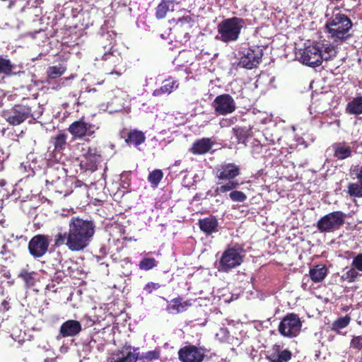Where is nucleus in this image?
<instances>
[{"label":"nucleus","mask_w":362,"mask_h":362,"mask_svg":"<svg viewBox=\"0 0 362 362\" xmlns=\"http://www.w3.org/2000/svg\"><path fill=\"white\" fill-rule=\"evenodd\" d=\"M192 305V299L182 301V298L177 296L173 298L167 305V310L170 313H180L185 312L189 307Z\"/></svg>","instance_id":"obj_18"},{"label":"nucleus","mask_w":362,"mask_h":362,"mask_svg":"<svg viewBox=\"0 0 362 362\" xmlns=\"http://www.w3.org/2000/svg\"><path fill=\"white\" fill-rule=\"evenodd\" d=\"M227 181L228 182L216 187V189L214 190L216 195L231 191L234 189H236L240 185L239 182L236 180Z\"/></svg>","instance_id":"obj_32"},{"label":"nucleus","mask_w":362,"mask_h":362,"mask_svg":"<svg viewBox=\"0 0 362 362\" xmlns=\"http://www.w3.org/2000/svg\"><path fill=\"white\" fill-rule=\"evenodd\" d=\"M163 177V173L161 170L156 169L151 172L148 176V180L153 187H158Z\"/></svg>","instance_id":"obj_34"},{"label":"nucleus","mask_w":362,"mask_h":362,"mask_svg":"<svg viewBox=\"0 0 362 362\" xmlns=\"http://www.w3.org/2000/svg\"><path fill=\"white\" fill-rule=\"evenodd\" d=\"M334 156L339 160H344L351 156V148L350 146H345L337 144L334 146Z\"/></svg>","instance_id":"obj_29"},{"label":"nucleus","mask_w":362,"mask_h":362,"mask_svg":"<svg viewBox=\"0 0 362 362\" xmlns=\"http://www.w3.org/2000/svg\"><path fill=\"white\" fill-rule=\"evenodd\" d=\"M49 238L46 235L37 234L34 235L28 243L30 254L35 258L45 255L49 248Z\"/></svg>","instance_id":"obj_14"},{"label":"nucleus","mask_w":362,"mask_h":362,"mask_svg":"<svg viewBox=\"0 0 362 362\" xmlns=\"http://www.w3.org/2000/svg\"><path fill=\"white\" fill-rule=\"evenodd\" d=\"M292 357V353L288 349H281V346L275 344L273 352L268 356L271 362H288Z\"/></svg>","instance_id":"obj_23"},{"label":"nucleus","mask_w":362,"mask_h":362,"mask_svg":"<svg viewBox=\"0 0 362 362\" xmlns=\"http://www.w3.org/2000/svg\"><path fill=\"white\" fill-rule=\"evenodd\" d=\"M353 27L351 18L339 8H334L331 16L325 25L328 37L337 45H342L352 37Z\"/></svg>","instance_id":"obj_2"},{"label":"nucleus","mask_w":362,"mask_h":362,"mask_svg":"<svg viewBox=\"0 0 362 362\" xmlns=\"http://www.w3.org/2000/svg\"><path fill=\"white\" fill-rule=\"evenodd\" d=\"M1 305L4 307V310L6 311H8L10 308V306L8 305V302L6 300H4L2 302H1Z\"/></svg>","instance_id":"obj_49"},{"label":"nucleus","mask_w":362,"mask_h":362,"mask_svg":"<svg viewBox=\"0 0 362 362\" xmlns=\"http://www.w3.org/2000/svg\"><path fill=\"white\" fill-rule=\"evenodd\" d=\"M160 287L158 283L148 282L144 288L148 293H151L153 291L158 290Z\"/></svg>","instance_id":"obj_45"},{"label":"nucleus","mask_w":362,"mask_h":362,"mask_svg":"<svg viewBox=\"0 0 362 362\" xmlns=\"http://www.w3.org/2000/svg\"><path fill=\"white\" fill-rule=\"evenodd\" d=\"M82 330L81 324L75 320H68L63 322L59 328V334L62 337H75Z\"/></svg>","instance_id":"obj_17"},{"label":"nucleus","mask_w":362,"mask_h":362,"mask_svg":"<svg viewBox=\"0 0 362 362\" xmlns=\"http://www.w3.org/2000/svg\"><path fill=\"white\" fill-rule=\"evenodd\" d=\"M216 177L219 180H234L240 174V168L233 163H224L216 168Z\"/></svg>","instance_id":"obj_15"},{"label":"nucleus","mask_w":362,"mask_h":362,"mask_svg":"<svg viewBox=\"0 0 362 362\" xmlns=\"http://www.w3.org/2000/svg\"><path fill=\"white\" fill-rule=\"evenodd\" d=\"M359 271L355 267H351L348 271L343 274L341 276V279L348 283H353L356 281L358 277L360 276Z\"/></svg>","instance_id":"obj_36"},{"label":"nucleus","mask_w":362,"mask_h":362,"mask_svg":"<svg viewBox=\"0 0 362 362\" xmlns=\"http://www.w3.org/2000/svg\"><path fill=\"white\" fill-rule=\"evenodd\" d=\"M138 349H134L130 345H124L117 351L111 362H136L139 359Z\"/></svg>","instance_id":"obj_16"},{"label":"nucleus","mask_w":362,"mask_h":362,"mask_svg":"<svg viewBox=\"0 0 362 362\" xmlns=\"http://www.w3.org/2000/svg\"><path fill=\"white\" fill-rule=\"evenodd\" d=\"M354 171L358 179V182L349 184L348 194L351 197H362V165L357 166Z\"/></svg>","instance_id":"obj_22"},{"label":"nucleus","mask_w":362,"mask_h":362,"mask_svg":"<svg viewBox=\"0 0 362 362\" xmlns=\"http://www.w3.org/2000/svg\"><path fill=\"white\" fill-rule=\"evenodd\" d=\"M321 54L322 47L318 44L309 45L300 52V61L310 67L319 66L323 62Z\"/></svg>","instance_id":"obj_10"},{"label":"nucleus","mask_w":362,"mask_h":362,"mask_svg":"<svg viewBox=\"0 0 362 362\" xmlns=\"http://www.w3.org/2000/svg\"><path fill=\"white\" fill-rule=\"evenodd\" d=\"M180 1L181 0H161L156 8V18L158 20L164 18L168 11H174L175 4H178Z\"/></svg>","instance_id":"obj_20"},{"label":"nucleus","mask_w":362,"mask_h":362,"mask_svg":"<svg viewBox=\"0 0 362 362\" xmlns=\"http://www.w3.org/2000/svg\"><path fill=\"white\" fill-rule=\"evenodd\" d=\"M157 264L158 262L155 258L144 257L140 261L139 267L140 269L147 271L156 267Z\"/></svg>","instance_id":"obj_38"},{"label":"nucleus","mask_w":362,"mask_h":362,"mask_svg":"<svg viewBox=\"0 0 362 362\" xmlns=\"http://www.w3.org/2000/svg\"><path fill=\"white\" fill-rule=\"evenodd\" d=\"M160 351L153 350L143 353L140 357L139 356V359L143 361V362H150L158 360L160 358Z\"/></svg>","instance_id":"obj_39"},{"label":"nucleus","mask_w":362,"mask_h":362,"mask_svg":"<svg viewBox=\"0 0 362 362\" xmlns=\"http://www.w3.org/2000/svg\"><path fill=\"white\" fill-rule=\"evenodd\" d=\"M230 199L233 202H243L247 199V195L238 190H233L229 194Z\"/></svg>","instance_id":"obj_41"},{"label":"nucleus","mask_w":362,"mask_h":362,"mask_svg":"<svg viewBox=\"0 0 362 362\" xmlns=\"http://www.w3.org/2000/svg\"><path fill=\"white\" fill-rule=\"evenodd\" d=\"M146 140V136L141 131L137 129H132L127 133V136L125 138V142L128 145H134L138 146Z\"/></svg>","instance_id":"obj_26"},{"label":"nucleus","mask_w":362,"mask_h":362,"mask_svg":"<svg viewBox=\"0 0 362 362\" xmlns=\"http://www.w3.org/2000/svg\"><path fill=\"white\" fill-rule=\"evenodd\" d=\"M322 47V57H323V61H327L332 57H335L337 54V50L335 47L332 44L323 45Z\"/></svg>","instance_id":"obj_37"},{"label":"nucleus","mask_w":362,"mask_h":362,"mask_svg":"<svg viewBox=\"0 0 362 362\" xmlns=\"http://www.w3.org/2000/svg\"><path fill=\"white\" fill-rule=\"evenodd\" d=\"M16 66L11 63L10 59L0 56V74L11 76L13 74Z\"/></svg>","instance_id":"obj_30"},{"label":"nucleus","mask_w":362,"mask_h":362,"mask_svg":"<svg viewBox=\"0 0 362 362\" xmlns=\"http://www.w3.org/2000/svg\"><path fill=\"white\" fill-rule=\"evenodd\" d=\"M68 226V232H63L61 228L54 235V247L66 245L71 252H79L86 249L95 233V223L91 220L73 216L69 220Z\"/></svg>","instance_id":"obj_1"},{"label":"nucleus","mask_w":362,"mask_h":362,"mask_svg":"<svg viewBox=\"0 0 362 362\" xmlns=\"http://www.w3.org/2000/svg\"><path fill=\"white\" fill-rule=\"evenodd\" d=\"M301 327L302 322L298 315L290 313L281 320L278 331L284 337L294 338L300 334Z\"/></svg>","instance_id":"obj_7"},{"label":"nucleus","mask_w":362,"mask_h":362,"mask_svg":"<svg viewBox=\"0 0 362 362\" xmlns=\"http://www.w3.org/2000/svg\"><path fill=\"white\" fill-rule=\"evenodd\" d=\"M102 59L105 61L110 60L111 62H112L115 64H116V63L119 64L121 61L120 57H119L116 55H114L112 52L105 53L103 54Z\"/></svg>","instance_id":"obj_44"},{"label":"nucleus","mask_w":362,"mask_h":362,"mask_svg":"<svg viewBox=\"0 0 362 362\" xmlns=\"http://www.w3.org/2000/svg\"><path fill=\"white\" fill-rule=\"evenodd\" d=\"M66 67L62 64L48 67L47 74L49 78L55 79L60 77L66 71Z\"/></svg>","instance_id":"obj_33"},{"label":"nucleus","mask_w":362,"mask_h":362,"mask_svg":"<svg viewBox=\"0 0 362 362\" xmlns=\"http://www.w3.org/2000/svg\"><path fill=\"white\" fill-rule=\"evenodd\" d=\"M190 20H191V18L189 16L182 17V18H180L178 19L177 24H178L179 23H182L184 22L189 23Z\"/></svg>","instance_id":"obj_48"},{"label":"nucleus","mask_w":362,"mask_h":362,"mask_svg":"<svg viewBox=\"0 0 362 362\" xmlns=\"http://www.w3.org/2000/svg\"><path fill=\"white\" fill-rule=\"evenodd\" d=\"M206 349L195 345H187L178 351V358L181 362H202L206 357Z\"/></svg>","instance_id":"obj_11"},{"label":"nucleus","mask_w":362,"mask_h":362,"mask_svg":"<svg viewBox=\"0 0 362 362\" xmlns=\"http://www.w3.org/2000/svg\"><path fill=\"white\" fill-rule=\"evenodd\" d=\"M346 111L351 115L362 114V96L354 98L351 101L349 102Z\"/></svg>","instance_id":"obj_28"},{"label":"nucleus","mask_w":362,"mask_h":362,"mask_svg":"<svg viewBox=\"0 0 362 362\" xmlns=\"http://www.w3.org/2000/svg\"><path fill=\"white\" fill-rule=\"evenodd\" d=\"M8 253V249L6 244H4L0 250V255L4 257Z\"/></svg>","instance_id":"obj_47"},{"label":"nucleus","mask_w":362,"mask_h":362,"mask_svg":"<svg viewBox=\"0 0 362 362\" xmlns=\"http://www.w3.org/2000/svg\"><path fill=\"white\" fill-rule=\"evenodd\" d=\"M327 274V269L325 265L317 264L309 271L311 280L315 283L322 282Z\"/></svg>","instance_id":"obj_27"},{"label":"nucleus","mask_w":362,"mask_h":362,"mask_svg":"<svg viewBox=\"0 0 362 362\" xmlns=\"http://www.w3.org/2000/svg\"><path fill=\"white\" fill-rule=\"evenodd\" d=\"M243 249L237 245L228 246L222 253L216 268L218 272L228 273L243 262Z\"/></svg>","instance_id":"obj_5"},{"label":"nucleus","mask_w":362,"mask_h":362,"mask_svg":"<svg viewBox=\"0 0 362 362\" xmlns=\"http://www.w3.org/2000/svg\"><path fill=\"white\" fill-rule=\"evenodd\" d=\"M68 136L62 131H59L56 135L52 137V143L54 146V151L62 153L66 148Z\"/></svg>","instance_id":"obj_25"},{"label":"nucleus","mask_w":362,"mask_h":362,"mask_svg":"<svg viewBox=\"0 0 362 362\" xmlns=\"http://www.w3.org/2000/svg\"><path fill=\"white\" fill-rule=\"evenodd\" d=\"M198 223L200 230L206 235H211L218 231V222L214 216L199 219Z\"/></svg>","instance_id":"obj_21"},{"label":"nucleus","mask_w":362,"mask_h":362,"mask_svg":"<svg viewBox=\"0 0 362 362\" xmlns=\"http://www.w3.org/2000/svg\"><path fill=\"white\" fill-rule=\"evenodd\" d=\"M359 362H362V357L361 358Z\"/></svg>","instance_id":"obj_52"},{"label":"nucleus","mask_w":362,"mask_h":362,"mask_svg":"<svg viewBox=\"0 0 362 362\" xmlns=\"http://www.w3.org/2000/svg\"><path fill=\"white\" fill-rule=\"evenodd\" d=\"M233 132L238 144H245L247 139V130L245 128H233Z\"/></svg>","instance_id":"obj_40"},{"label":"nucleus","mask_w":362,"mask_h":362,"mask_svg":"<svg viewBox=\"0 0 362 362\" xmlns=\"http://www.w3.org/2000/svg\"><path fill=\"white\" fill-rule=\"evenodd\" d=\"M346 215L341 211H335L321 217L316 223L320 233H329L339 230L344 224Z\"/></svg>","instance_id":"obj_6"},{"label":"nucleus","mask_w":362,"mask_h":362,"mask_svg":"<svg viewBox=\"0 0 362 362\" xmlns=\"http://www.w3.org/2000/svg\"><path fill=\"white\" fill-rule=\"evenodd\" d=\"M63 276H64V273L58 271V272H55L53 279L59 283V281H62Z\"/></svg>","instance_id":"obj_46"},{"label":"nucleus","mask_w":362,"mask_h":362,"mask_svg":"<svg viewBox=\"0 0 362 362\" xmlns=\"http://www.w3.org/2000/svg\"><path fill=\"white\" fill-rule=\"evenodd\" d=\"M350 322L351 317L348 315L339 317L332 324V330L339 332L340 329L346 327Z\"/></svg>","instance_id":"obj_31"},{"label":"nucleus","mask_w":362,"mask_h":362,"mask_svg":"<svg viewBox=\"0 0 362 362\" xmlns=\"http://www.w3.org/2000/svg\"><path fill=\"white\" fill-rule=\"evenodd\" d=\"M179 83L177 81L170 77L163 82V85L159 88H156L153 90V95L158 97L163 94H170L174 90L177 89Z\"/></svg>","instance_id":"obj_24"},{"label":"nucleus","mask_w":362,"mask_h":362,"mask_svg":"<svg viewBox=\"0 0 362 362\" xmlns=\"http://www.w3.org/2000/svg\"><path fill=\"white\" fill-rule=\"evenodd\" d=\"M351 267L362 272V252L357 254L353 257Z\"/></svg>","instance_id":"obj_42"},{"label":"nucleus","mask_w":362,"mask_h":362,"mask_svg":"<svg viewBox=\"0 0 362 362\" xmlns=\"http://www.w3.org/2000/svg\"><path fill=\"white\" fill-rule=\"evenodd\" d=\"M214 146V142L209 138H202L196 140L189 148L194 155H202L208 153Z\"/></svg>","instance_id":"obj_19"},{"label":"nucleus","mask_w":362,"mask_h":362,"mask_svg":"<svg viewBox=\"0 0 362 362\" xmlns=\"http://www.w3.org/2000/svg\"><path fill=\"white\" fill-rule=\"evenodd\" d=\"M262 56L263 50L259 46H250L242 52L238 66L247 69H252L260 64Z\"/></svg>","instance_id":"obj_9"},{"label":"nucleus","mask_w":362,"mask_h":362,"mask_svg":"<svg viewBox=\"0 0 362 362\" xmlns=\"http://www.w3.org/2000/svg\"><path fill=\"white\" fill-rule=\"evenodd\" d=\"M212 107L217 116L229 115L236 110L234 99L230 95L226 93L216 96L212 103Z\"/></svg>","instance_id":"obj_12"},{"label":"nucleus","mask_w":362,"mask_h":362,"mask_svg":"<svg viewBox=\"0 0 362 362\" xmlns=\"http://www.w3.org/2000/svg\"><path fill=\"white\" fill-rule=\"evenodd\" d=\"M351 346L358 350L362 349V336L354 337L351 340Z\"/></svg>","instance_id":"obj_43"},{"label":"nucleus","mask_w":362,"mask_h":362,"mask_svg":"<svg viewBox=\"0 0 362 362\" xmlns=\"http://www.w3.org/2000/svg\"><path fill=\"white\" fill-rule=\"evenodd\" d=\"M44 362H52V359H51V358H46Z\"/></svg>","instance_id":"obj_50"},{"label":"nucleus","mask_w":362,"mask_h":362,"mask_svg":"<svg viewBox=\"0 0 362 362\" xmlns=\"http://www.w3.org/2000/svg\"><path fill=\"white\" fill-rule=\"evenodd\" d=\"M245 25V20L238 17H232L221 21L217 27L218 34L216 38L228 43L236 41Z\"/></svg>","instance_id":"obj_3"},{"label":"nucleus","mask_w":362,"mask_h":362,"mask_svg":"<svg viewBox=\"0 0 362 362\" xmlns=\"http://www.w3.org/2000/svg\"><path fill=\"white\" fill-rule=\"evenodd\" d=\"M34 272H29L27 269H22L18 274V277L23 279L28 287H32L35 285V281L33 276Z\"/></svg>","instance_id":"obj_35"},{"label":"nucleus","mask_w":362,"mask_h":362,"mask_svg":"<svg viewBox=\"0 0 362 362\" xmlns=\"http://www.w3.org/2000/svg\"><path fill=\"white\" fill-rule=\"evenodd\" d=\"M35 105V102L23 99L21 103L15 105L10 110L4 112L3 116L9 124L17 126L30 117L34 118L32 109Z\"/></svg>","instance_id":"obj_4"},{"label":"nucleus","mask_w":362,"mask_h":362,"mask_svg":"<svg viewBox=\"0 0 362 362\" xmlns=\"http://www.w3.org/2000/svg\"><path fill=\"white\" fill-rule=\"evenodd\" d=\"M98 129L95 124L86 122L83 119L74 121L68 127V132L75 139L93 136Z\"/></svg>","instance_id":"obj_13"},{"label":"nucleus","mask_w":362,"mask_h":362,"mask_svg":"<svg viewBox=\"0 0 362 362\" xmlns=\"http://www.w3.org/2000/svg\"><path fill=\"white\" fill-rule=\"evenodd\" d=\"M185 37H187V38H189V33H186Z\"/></svg>","instance_id":"obj_51"},{"label":"nucleus","mask_w":362,"mask_h":362,"mask_svg":"<svg viewBox=\"0 0 362 362\" xmlns=\"http://www.w3.org/2000/svg\"><path fill=\"white\" fill-rule=\"evenodd\" d=\"M102 160L101 149L95 146L83 148L80 160L81 170L93 172Z\"/></svg>","instance_id":"obj_8"}]
</instances>
